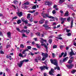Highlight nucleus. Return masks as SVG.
Here are the masks:
<instances>
[{
	"label": "nucleus",
	"mask_w": 76,
	"mask_h": 76,
	"mask_svg": "<svg viewBox=\"0 0 76 76\" xmlns=\"http://www.w3.org/2000/svg\"><path fill=\"white\" fill-rule=\"evenodd\" d=\"M50 62L51 64H53L54 65L56 66V67L54 68V70L57 69V66H58V62L56 59H51L50 60Z\"/></svg>",
	"instance_id": "1"
},
{
	"label": "nucleus",
	"mask_w": 76,
	"mask_h": 76,
	"mask_svg": "<svg viewBox=\"0 0 76 76\" xmlns=\"http://www.w3.org/2000/svg\"><path fill=\"white\" fill-rule=\"evenodd\" d=\"M41 15L43 16V18H49L50 19H53L54 18V17L52 16H49V14H46L45 13H44V12H43V13H41Z\"/></svg>",
	"instance_id": "2"
},
{
	"label": "nucleus",
	"mask_w": 76,
	"mask_h": 76,
	"mask_svg": "<svg viewBox=\"0 0 76 76\" xmlns=\"http://www.w3.org/2000/svg\"><path fill=\"white\" fill-rule=\"evenodd\" d=\"M48 23V21L46 20L45 22V24L43 25V26L45 28V30H48L49 29H51V27L48 26V25L47 24Z\"/></svg>",
	"instance_id": "3"
},
{
	"label": "nucleus",
	"mask_w": 76,
	"mask_h": 76,
	"mask_svg": "<svg viewBox=\"0 0 76 76\" xmlns=\"http://www.w3.org/2000/svg\"><path fill=\"white\" fill-rule=\"evenodd\" d=\"M45 64L46 66L43 65V66H41L39 67V69H41V71H42V70H44L45 69H46V70L48 69V68H49V67H47V64Z\"/></svg>",
	"instance_id": "4"
},
{
	"label": "nucleus",
	"mask_w": 76,
	"mask_h": 76,
	"mask_svg": "<svg viewBox=\"0 0 76 76\" xmlns=\"http://www.w3.org/2000/svg\"><path fill=\"white\" fill-rule=\"evenodd\" d=\"M20 32H21V33H24L25 32H26V34L28 35V34H29L30 32V30H22L20 31Z\"/></svg>",
	"instance_id": "5"
},
{
	"label": "nucleus",
	"mask_w": 76,
	"mask_h": 76,
	"mask_svg": "<svg viewBox=\"0 0 76 76\" xmlns=\"http://www.w3.org/2000/svg\"><path fill=\"white\" fill-rule=\"evenodd\" d=\"M54 69L53 68H51L50 71L49 72V73L50 75H52V76H54V75L53 73H54Z\"/></svg>",
	"instance_id": "6"
},
{
	"label": "nucleus",
	"mask_w": 76,
	"mask_h": 76,
	"mask_svg": "<svg viewBox=\"0 0 76 76\" xmlns=\"http://www.w3.org/2000/svg\"><path fill=\"white\" fill-rule=\"evenodd\" d=\"M66 66L69 69H71L73 67H74V65L73 64H71L70 65H67Z\"/></svg>",
	"instance_id": "7"
},
{
	"label": "nucleus",
	"mask_w": 76,
	"mask_h": 76,
	"mask_svg": "<svg viewBox=\"0 0 76 76\" xmlns=\"http://www.w3.org/2000/svg\"><path fill=\"white\" fill-rule=\"evenodd\" d=\"M16 13L18 16H19L20 18V17L22 16V12H19V11H18V12H17Z\"/></svg>",
	"instance_id": "8"
},
{
	"label": "nucleus",
	"mask_w": 76,
	"mask_h": 76,
	"mask_svg": "<svg viewBox=\"0 0 76 76\" xmlns=\"http://www.w3.org/2000/svg\"><path fill=\"white\" fill-rule=\"evenodd\" d=\"M23 63L22 61H21L20 62V63H18V66H19V67H22V66L23 65Z\"/></svg>",
	"instance_id": "9"
},
{
	"label": "nucleus",
	"mask_w": 76,
	"mask_h": 76,
	"mask_svg": "<svg viewBox=\"0 0 76 76\" xmlns=\"http://www.w3.org/2000/svg\"><path fill=\"white\" fill-rule=\"evenodd\" d=\"M44 45V47L46 48V51L47 53H48V47L46 45H45L44 44H42V46H43Z\"/></svg>",
	"instance_id": "10"
},
{
	"label": "nucleus",
	"mask_w": 76,
	"mask_h": 76,
	"mask_svg": "<svg viewBox=\"0 0 76 76\" xmlns=\"http://www.w3.org/2000/svg\"><path fill=\"white\" fill-rule=\"evenodd\" d=\"M21 19L23 22H24L26 23H28V21H26V20H25V18H24L22 17Z\"/></svg>",
	"instance_id": "11"
},
{
	"label": "nucleus",
	"mask_w": 76,
	"mask_h": 76,
	"mask_svg": "<svg viewBox=\"0 0 76 76\" xmlns=\"http://www.w3.org/2000/svg\"><path fill=\"white\" fill-rule=\"evenodd\" d=\"M73 4H69V5H67V7H68L70 9H72L73 8Z\"/></svg>",
	"instance_id": "12"
},
{
	"label": "nucleus",
	"mask_w": 76,
	"mask_h": 76,
	"mask_svg": "<svg viewBox=\"0 0 76 76\" xmlns=\"http://www.w3.org/2000/svg\"><path fill=\"white\" fill-rule=\"evenodd\" d=\"M42 20H41L39 21V23L40 24H42V23H44V22L45 21V20L43 18L42 19Z\"/></svg>",
	"instance_id": "13"
},
{
	"label": "nucleus",
	"mask_w": 76,
	"mask_h": 76,
	"mask_svg": "<svg viewBox=\"0 0 76 76\" xmlns=\"http://www.w3.org/2000/svg\"><path fill=\"white\" fill-rule=\"evenodd\" d=\"M7 34L8 35V38H10V37H11V33H10V31L7 32Z\"/></svg>",
	"instance_id": "14"
},
{
	"label": "nucleus",
	"mask_w": 76,
	"mask_h": 76,
	"mask_svg": "<svg viewBox=\"0 0 76 76\" xmlns=\"http://www.w3.org/2000/svg\"><path fill=\"white\" fill-rule=\"evenodd\" d=\"M64 16H65L66 17L67 16H69V11H66V13L64 14Z\"/></svg>",
	"instance_id": "15"
},
{
	"label": "nucleus",
	"mask_w": 76,
	"mask_h": 76,
	"mask_svg": "<svg viewBox=\"0 0 76 76\" xmlns=\"http://www.w3.org/2000/svg\"><path fill=\"white\" fill-rule=\"evenodd\" d=\"M13 3H14L15 4H18L19 3V2L18 1L15 0L13 1Z\"/></svg>",
	"instance_id": "16"
},
{
	"label": "nucleus",
	"mask_w": 76,
	"mask_h": 76,
	"mask_svg": "<svg viewBox=\"0 0 76 76\" xmlns=\"http://www.w3.org/2000/svg\"><path fill=\"white\" fill-rule=\"evenodd\" d=\"M68 59V57H66L65 58H64L63 59V62H65Z\"/></svg>",
	"instance_id": "17"
},
{
	"label": "nucleus",
	"mask_w": 76,
	"mask_h": 76,
	"mask_svg": "<svg viewBox=\"0 0 76 76\" xmlns=\"http://www.w3.org/2000/svg\"><path fill=\"white\" fill-rule=\"evenodd\" d=\"M71 18L70 17H67V21L70 22H71Z\"/></svg>",
	"instance_id": "18"
},
{
	"label": "nucleus",
	"mask_w": 76,
	"mask_h": 76,
	"mask_svg": "<svg viewBox=\"0 0 76 76\" xmlns=\"http://www.w3.org/2000/svg\"><path fill=\"white\" fill-rule=\"evenodd\" d=\"M29 51V50L27 49H25V50H24L22 52V54H25V53L26 52V51Z\"/></svg>",
	"instance_id": "19"
},
{
	"label": "nucleus",
	"mask_w": 76,
	"mask_h": 76,
	"mask_svg": "<svg viewBox=\"0 0 76 76\" xmlns=\"http://www.w3.org/2000/svg\"><path fill=\"white\" fill-rule=\"evenodd\" d=\"M36 45L37 48H41V46L39 45V44H36Z\"/></svg>",
	"instance_id": "20"
},
{
	"label": "nucleus",
	"mask_w": 76,
	"mask_h": 76,
	"mask_svg": "<svg viewBox=\"0 0 76 76\" xmlns=\"http://www.w3.org/2000/svg\"><path fill=\"white\" fill-rule=\"evenodd\" d=\"M69 54L71 56H72L73 54H75V53H74V52L73 51H71L69 53Z\"/></svg>",
	"instance_id": "21"
},
{
	"label": "nucleus",
	"mask_w": 76,
	"mask_h": 76,
	"mask_svg": "<svg viewBox=\"0 0 76 76\" xmlns=\"http://www.w3.org/2000/svg\"><path fill=\"white\" fill-rule=\"evenodd\" d=\"M41 40H40V42L41 43V45H42V44H44V41L43 40V38H40Z\"/></svg>",
	"instance_id": "22"
},
{
	"label": "nucleus",
	"mask_w": 76,
	"mask_h": 76,
	"mask_svg": "<svg viewBox=\"0 0 76 76\" xmlns=\"http://www.w3.org/2000/svg\"><path fill=\"white\" fill-rule=\"evenodd\" d=\"M36 5H37V4H36L34 6H33V7L32 8V9H37V6Z\"/></svg>",
	"instance_id": "23"
},
{
	"label": "nucleus",
	"mask_w": 76,
	"mask_h": 76,
	"mask_svg": "<svg viewBox=\"0 0 76 76\" xmlns=\"http://www.w3.org/2000/svg\"><path fill=\"white\" fill-rule=\"evenodd\" d=\"M52 4H53V3L51 2L48 1V6H50V5H52Z\"/></svg>",
	"instance_id": "24"
},
{
	"label": "nucleus",
	"mask_w": 76,
	"mask_h": 76,
	"mask_svg": "<svg viewBox=\"0 0 76 76\" xmlns=\"http://www.w3.org/2000/svg\"><path fill=\"white\" fill-rule=\"evenodd\" d=\"M64 52L62 53L61 54V55H59V58H61V57H62V56L64 55Z\"/></svg>",
	"instance_id": "25"
},
{
	"label": "nucleus",
	"mask_w": 76,
	"mask_h": 76,
	"mask_svg": "<svg viewBox=\"0 0 76 76\" xmlns=\"http://www.w3.org/2000/svg\"><path fill=\"white\" fill-rule=\"evenodd\" d=\"M23 63L24 62H28L29 61V60L28 59H24L23 61H22Z\"/></svg>",
	"instance_id": "26"
},
{
	"label": "nucleus",
	"mask_w": 76,
	"mask_h": 76,
	"mask_svg": "<svg viewBox=\"0 0 76 76\" xmlns=\"http://www.w3.org/2000/svg\"><path fill=\"white\" fill-rule=\"evenodd\" d=\"M35 10H33V11H28V12H29V13H33L35 12Z\"/></svg>",
	"instance_id": "27"
},
{
	"label": "nucleus",
	"mask_w": 76,
	"mask_h": 76,
	"mask_svg": "<svg viewBox=\"0 0 76 76\" xmlns=\"http://www.w3.org/2000/svg\"><path fill=\"white\" fill-rule=\"evenodd\" d=\"M63 2H64V1L63 0H59L58 2L60 4H61Z\"/></svg>",
	"instance_id": "28"
},
{
	"label": "nucleus",
	"mask_w": 76,
	"mask_h": 76,
	"mask_svg": "<svg viewBox=\"0 0 76 76\" xmlns=\"http://www.w3.org/2000/svg\"><path fill=\"white\" fill-rule=\"evenodd\" d=\"M36 35L38 37H40V36H41L40 33L39 32H38L37 33H36Z\"/></svg>",
	"instance_id": "29"
},
{
	"label": "nucleus",
	"mask_w": 76,
	"mask_h": 76,
	"mask_svg": "<svg viewBox=\"0 0 76 76\" xmlns=\"http://www.w3.org/2000/svg\"><path fill=\"white\" fill-rule=\"evenodd\" d=\"M75 72H76V70L75 69H73L72 71H71V73L72 74H74Z\"/></svg>",
	"instance_id": "30"
},
{
	"label": "nucleus",
	"mask_w": 76,
	"mask_h": 76,
	"mask_svg": "<svg viewBox=\"0 0 76 76\" xmlns=\"http://www.w3.org/2000/svg\"><path fill=\"white\" fill-rule=\"evenodd\" d=\"M18 56H19V57H23V55H22V54L21 53H20L19 54Z\"/></svg>",
	"instance_id": "31"
},
{
	"label": "nucleus",
	"mask_w": 76,
	"mask_h": 76,
	"mask_svg": "<svg viewBox=\"0 0 76 76\" xmlns=\"http://www.w3.org/2000/svg\"><path fill=\"white\" fill-rule=\"evenodd\" d=\"M17 23L18 24H20V23H21V20H18L17 21Z\"/></svg>",
	"instance_id": "32"
},
{
	"label": "nucleus",
	"mask_w": 76,
	"mask_h": 76,
	"mask_svg": "<svg viewBox=\"0 0 76 76\" xmlns=\"http://www.w3.org/2000/svg\"><path fill=\"white\" fill-rule=\"evenodd\" d=\"M48 54L47 53H46L45 54V58H47L48 57Z\"/></svg>",
	"instance_id": "33"
},
{
	"label": "nucleus",
	"mask_w": 76,
	"mask_h": 76,
	"mask_svg": "<svg viewBox=\"0 0 76 76\" xmlns=\"http://www.w3.org/2000/svg\"><path fill=\"white\" fill-rule=\"evenodd\" d=\"M61 21H64L65 20H66V18H61Z\"/></svg>",
	"instance_id": "34"
},
{
	"label": "nucleus",
	"mask_w": 76,
	"mask_h": 76,
	"mask_svg": "<svg viewBox=\"0 0 76 76\" xmlns=\"http://www.w3.org/2000/svg\"><path fill=\"white\" fill-rule=\"evenodd\" d=\"M31 14H28L27 15V18H28V19H29L31 18Z\"/></svg>",
	"instance_id": "35"
},
{
	"label": "nucleus",
	"mask_w": 76,
	"mask_h": 76,
	"mask_svg": "<svg viewBox=\"0 0 76 76\" xmlns=\"http://www.w3.org/2000/svg\"><path fill=\"white\" fill-rule=\"evenodd\" d=\"M72 62H73V61H72V60H69L68 63H69V64H71V63H72Z\"/></svg>",
	"instance_id": "36"
},
{
	"label": "nucleus",
	"mask_w": 76,
	"mask_h": 76,
	"mask_svg": "<svg viewBox=\"0 0 76 76\" xmlns=\"http://www.w3.org/2000/svg\"><path fill=\"white\" fill-rule=\"evenodd\" d=\"M0 54H4V53L3 51H2V50H1L0 51Z\"/></svg>",
	"instance_id": "37"
},
{
	"label": "nucleus",
	"mask_w": 76,
	"mask_h": 76,
	"mask_svg": "<svg viewBox=\"0 0 76 76\" xmlns=\"http://www.w3.org/2000/svg\"><path fill=\"white\" fill-rule=\"evenodd\" d=\"M20 48H24V46L23 45V44H22L20 45Z\"/></svg>",
	"instance_id": "38"
},
{
	"label": "nucleus",
	"mask_w": 76,
	"mask_h": 76,
	"mask_svg": "<svg viewBox=\"0 0 76 76\" xmlns=\"http://www.w3.org/2000/svg\"><path fill=\"white\" fill-rule=\"evenodd\" d=\"M29 4V2L28 1L26 2V3L24 4H25V5H28Z\"/></svg>",
	"instance_id": "39"
},
{
	"label": "nucleus",
	"mask_w": 76,
	"mask_h": 76,
	"mask_svg": "<svg viewBox=\"0 0 76 76\" xmlns=\"http://www.w3.org/2000/svg\"><path fill=\"white\" fill-rule=\"evenodd\" d=\"M52 41H53V40L52 39H49V42L50 44H51L52 43Z\"/></svg>",
	"instance_id": "40"
},
{
	"label": "nucleus",
	"mask_w": 76,
	"mask_h": 76,
	"mask_svg": "<svg viewBox=\"0 0 76 76\" xmlns=\"http://www.w3.org/2000/svg\"><path fill=\"white\" fill-rule=\"evenodd\" d=\"M41 57L40 56H39L37 57V59L38 61L41 60Z\"/></svg>",
	"instance_id": "41"
},
{
	"label": "nucleus",
	"mask_w": 76,
	"mask_h": 76,
	"mask_svg": "<svg viewBox=\"0 0 76 76\" xmlns=\"http://www.w3.org/2000/svg\"><path fill=\"white\" fill-rule=\"evenodd\" d=\"M52 13L53 14V15L56 14V10H53V11H52Z\"/></svg>",
	"instance_id": "42"
},
{
	"label": "nucleus",
	"mask_w": 76,
	"mask_h": 76,
	"mask_svg": "<svg viewBox=\"0 0 76 76\" xmlns=\"http://www.w3.org/2000/svg\"><path fill=\"white\" fill-rule=\"evenodd\" d=\"M30 35L31 37H32L34 36V34L32 32H30Z\"/></svg>",
	"instance_id": "43"
},
{
	"label": "nucleus",
	"mask_w": 76,
	"mask_h": 76,
	"mask_svg": "<svg viewBox=\"0 0 76 76\" xmlns=\"http://www.w3.org/2000/svg\"><path fill=\"white\" fill-rule=\"evenodd\" d=\"M39 13L38 12H36L34 14V16H37V15H38L39 14Z\"/></svg>",
	"instance_id": "44"
},
{
	"label": "nucleus",
	"mask_w": 76,
	"mask_h": 76,
	"mask_svg": "<svg viewBox=\"0 0 76 76\" xmlns=\"http://www.w3.org/2000/svg\"><path fill=\"white\" fill-rule=\"evenodd\" d=\"M66 56H67V53L66 52H65L63 56V57H66Z\"/></svg>",
	"instance_id": "45"
},
{
	"label": "nucleus",
	"mask_w": 76,
	"mask_h": 76,
	"mask_svg": "<svg viewBox=\"0 0 76 76\" xmlns=\"http://www.w3.org/2000/svg\"><path fill=\"white\" fill-rule=\"evenodd\" d=\"M27 48L28 50H31V46H28Z\"/></svg>",
	"instance_id": "46"
},
{
	"label": "nucleus",
	"mask_w": 76,
	"mask_h": 76,
	"mask_svg": "<svg viewBox=\"0 0 76 76\" xmlns=\"http://www.w3.org/2000/svg\"><path fill=\"white\" fill-rule=\"evenodd\" d=\"M16 29L17 31H18L19 32H20V29L19 28H16Z\"/></svg>",
	"instance_id": "47"
},
{
	"label": "nucleus",
	"mask_w": 76,
	"mask_h": 76,
	"mask_svg": "<svg viewBox=\"0 0 76 76\" xmlns=\"http://www.w3.org/2000/svg\"><path fill=\"white\" fill-rule=\"evenodd\" d=\"M17 18H18V17H17V16H15V17H14V18H13L12 19V20H13L14 19H17Z\"/></svg>",
	"instance_id": "48"
},
{
	"label": "nucleus",
	"mask_w": 76,
	"mask_h": 76,
	"mask_svg": "<svg viewBox=\"0 0 76 76\" xmlns=\"http://www.w3.org/2000/svg\"><path fill=\"white\" fill-rule=\"evenodd\" d=\"M57 46L56 45H54L53 46V48H56Z\"/></svg>",
	"instance_id": "49"
},
{
	"label": "nucleus",
	"mask_w": 76,
	"mask_h": 76,
	"mask_svg": "<svg viewBox=\"0 0 76 76\" xmlns=\"http://www.w3.org/2000/svg\"><path fill=\"white\" fill-rule=\"evenodd\" d=\"M71 33H68L67 35L68 37H70L71 35Z\"/></svg>",
	"instance_id": "50"
},
{
	"label": "nucleus",
	"mask_w": 76,
	"mask_h": 76,
	"mask_svg": "<svg viewBox=\"0 0 76 76\" xmlns=\"http://www.w3.org/2000/svg\"><path fill=\"white\" fill-rule=\"evenodd\" d=\"M66 32H70V30H69V29H66Z\"/></svg>",
	"instance_id": "51"
},
{
	"label": "nucleus",
	"mask_w": 76,
	"mask_h": 76,
	"mask_svg": "<svg viewBox=\"0 0 76 76\" xmlns=\"http://www.w3.org/2000/svg\"><path fill=\"white\" fill-rule=\"evenodd\" d=\"M29 20L31 22H33V20L32 19V18H31Z\"/></svg>",
	"instance_id": "52"
},
{
	"label": "nucleus",
	"mask_w": 76,
	"mask_h": 76,
	"mask_svg": "<svg viewBox=\"0 0 76 76\" xmlns=\"http://www.w3.org/2000/svg\"><path fill=\"white\" fill-rule=\"evenodd\" d=\"M48 1H46L45 2V5H48Z\"/></svg>",
	"instance_id": "53"
},
{
	"label": "nucleus",
	"mask_w": 76,
	"mask_h": 76,
	"mask_svg": "<svg viewBox=\"0 0 76 76\" xmlns=\"http://www.w3.org/2000/svg\"><path fill=\"white\" fill-rule=\"evenodd\" d=\"M22 36L23 37H27V36H26L25 34H22Z\"/></svg>",
	"instance_id": "54"
},
{
	"label": "nucleus",
	"mask_w": 76,
	"mask_h": 76,
	"mask_svg": "<svg viewBox=\"0 0 76 76\" xmlns=\"http://www.w3.org/2000/svg\"><path fill=\"white\" fill-rule=\"evenodd\" d=\"M32 50H35V51H37L38 50V49L36 48H32Z\"/></svg>",
	"instance_id": "55"
},
{
	"label": "nucleus",
	"mask_w": 76,
	"mask_h": 76,
	"mask_svg": "<svg viewBox=\"0 0 76 76\" xmlns=\"http://www.w3.org/2000/svg\"><path fill=\"white\" fill-rule=\"evenodd\" d=\"M12 6L14 7V8L15 9H16V6L13 5V4L12 5Z\"/></svg>",
	"instance_id": "56"
},
{
	"label": "nucleus",
	"mask_w": 76,
	"mask_h": 76,
	"mask_svg": "<svg viewBox=\"0 0 76 76\" xmlns=\"http://www.w3.org/2000/svg\"><path fill=\"white\" fill-rule=\"evenodd\" d=\"M57 70H60V67H59V66H57Z\"/></svg>",
	"instance_id": "57"
},
{
	"label": "nucleus",
	"mask_w": 76,
	"mask_h": 76,
	"mask_svg": "<svg viewBox=\"0 0 76 76\" xmlns=\"http://www.w3.org/2000/svg\"><path fill=\"white\" fill-rule=\"evenodd\" d=\"M45 55V54L43 52H42V57H44Z\"/></svg>",
	"instance_id": "58"
},
{
	"label": "nucleus",
	"mask_w": 76,
	"mask_h": 76,
	"mask_svg": "<svg viewBox=\"0 0 76 76\" xmlns=\"http://www.w3.org/2000/svg\"><path fill=\"white\" fill-rule=\"evenodd\" d=\"M9 58L10 60H12V56H9Z\"/></svg>",
	"instance_id": "59"
},
{
	"label": "nucleus",
	"mask_w": 76,
	"mask_h": 76,
	"mask_svg": "<svg viewBox=\"0 0 76 76\" xmlns=\"http://www.w3.org/2000/svg\"><path fill=\"white\" fill-rule=\"evenodd\" d=\"M59 47L60 49H61V48H63V46L62 45H61V46H59Z\"/></svg>",
	"instance_id": "60"
},
{
	"label": "nucleus",
	"mask_w": 76,
	"mask_h": 76,
	"mask_svg": "<svg viewBox=\"0 0 76 76\" xmlns=\"http://www.w3.org/2000/svg\"><path fill=\"white\" fill-rule=\"evenodd\" d=\"M0 36H3V33L1 31H0Z\"/></svg>",
	"instance_id": "61"
},
{
	"label": "nucleus",
	"mask_w": 76,
	"mask_h": 76,
	"mask_svg": "<svg viewBox=\"0 0 76 76\" xmlns=\"http://www.w3.org/2000/svg\"><path fill=\"white\" fill-rule=\"evenodd\" d=\"M55 19H56V20H57V21H58V18H57V17H55V18L54 17V18Z\"/></svg>",
	"instance_id": "62"
},
{
	"label": "nucleus",
	"mask_w": 76,
	"mask_h": 76,
	"mask_svg": "<svg viewBox=\"0 0 76 76\" xmlns=\"http://www.w3.org/2000/svg\"><path fill=\"white\" fill-rule=\"evenodd\" d=\"M34 41H37V40H38V39L37 38H34Z\"/></svg>",
	"instance_id": "63"
},
{
	"label": "nucleus",
	"mask_w": 76,
	"mask_h": 76,
	"mask_svg": "<svg viewBox=\"0 0 76 76\" xmlns=\"http://www.w3.org/2000/svg\"><path fill=\"white\" fill-rule=\"evenodd\" d=\"M53 36H49V38H53Z\"/></svg>",
	"instance_id": "64"
}]
</instances>
